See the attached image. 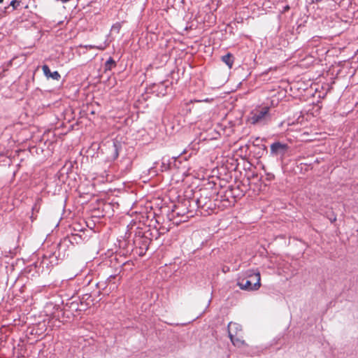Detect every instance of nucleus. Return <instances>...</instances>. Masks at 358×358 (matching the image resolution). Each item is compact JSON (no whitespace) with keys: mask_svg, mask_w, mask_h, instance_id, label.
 I'll list each match as a JSON object with an SVG mask.
<instances>
[{"mask_svg":"<svg viewBox=\"0 0 358 358\" xmlns=\"http://www.w3.org/2000/svg\"><path fill=\"white\" fill-rule=\"evenodd\" d=\"M3 0H0V3L3 2Z\"/></svg>","mask_w":358,"mask_h":358,"instance_id":"obj_19","label":"nucleus"},{"mask_svg":"<svg viewBox=\"0 0 358 358\" xmlns=\"http://www.w3.org/2000/svg\"><path fill=\"white\" fill-rule=\"evenodd\" d=\"M175 208H176V210H173V213H175L178 216H180V215L183 216L185 214V210L176 211L177 210L179 209V206H176Z\"/></svg>","mask_w":358,"mask_h":358,"instance_id":"obj_13","label":"nucleus"},{"mask_svg":"<svg viewBox=\"0 0 358 358\" xmlns=\"http://www.w3.org/2000/svg\"><path fill=\"white\" fill-rule=\"evenodd\" d=\"M324 91H321V90H319V91H315V94H313V96H315L316 94H318V96H319V97H320L322 94L323 95L324 94Z\"/></svg>","mask_w":358,"mask_h":358,"instance_id":"obj_15","label":"nucleus"},{"mask_svg":"<svg viewBox=\"0 0 358 358\" xmlns=\"http://www.w3.org/2000/svg\"><path fill=\"white\" fill-rule=\"evenodd\" d=\"M63 3H67L69 2L70 0H61Z\"/></svg>","mask_w":358,"mask_h":358,"instance_id":"obj_18","label":"nucleus"},{"mask_svg":"<svg viewBox=\"0 0 358 358\" xmlns=\"http://www.w3.org/2000/svg\"><path fill=\"white\" fill-rule=\"evenodd\" d=\"M42 70H43V72L45 75V76L47 78H50V76L51 74V71L48 67V65L45 64L42 66Z\"/></svg>","mask_w":358,"mask_h":358,"instance_id":"obj_10","label":"nucleus"},{"mask_svg":"<svg viewBox=\"0 0 358 358\" xmlns=\"http://www.w3.org/2000/svg\"><path fill=\"white\" fill-rule=\"evenodd\" d=\"M195 205L198 208H204L206 207L207 208H210V200L207 195L203 196L201 195L196 200L194 201Z\"/></svg>","mask_w":358,"mask_h":358,"instance_id":"obj_5","label":"nucleus"},{"mask_svg":"<svg viewBox=\"0 0 358 358\" xmlns=\"http://www.w3.org/2000/svg\"><path fill=\"white\" fill-rule=\"evenodd\" d=\"M271 118L270 108L266 106H257L250 114L248 121L252 124H264Z\"/></svg>","mask_w":358,"mask_h":358,"instance_id":"obj_2","label":"nucleus"},{"mask_svg":"<svg viewBox=\"0 0 358 358\" xmlns=\"http://www.w3.org/2000/svg\"><path fill=\"white\" fill-rule=\"evenodd\" d=\"M115 66H116V62L112 57H110L105 63V70L106 71H110L112 69L115 68Z\"/></svg>","mask_w":358,"mask_h":358,"instance_id":"obj_9","label":"nucleus"},{"mask_svg":"<svg viewBox=\"0 0 358 358\" xmlns=\"http://www.w3.org/2000/svg\"><path fill=\"white\" fill-rule=\"evenodd\" d=\"M261 277L259 272L249 270L245 272L237 280V285L243 290L255 291L261 286Z\"/></svg>","mask_w":358,"mask_h":358,"instance_id":"obj_1","label":"nucleus"},{"mask_svg":"<svg viewBox=\"0 0 358 358\" xmlns=\"http://www.w3.org/2000/svg\"><path fill=\"white\" fill-rule=\"evenodd\" d=\"M336 217H334V218H330L331 222H334V221H336Z\"/></svg>","mask_w":358,"mask_h":358,"instance_id":"obj_17","label":"nucleus"},{"mask_svg":"<svg viewBox=\"0 0 358 358\" xmlns=\"http://www.w3.org/2000/svg\"><path fill=\"white\" fill-rule=\"evenodd\" d=\"M121 145L117 141H113L109 143L108 148L111 151V154L109 155V158L111 159H115L119 155V148Z\"/></svg>","mask_w":358,"mask_h":358,"instance_id":"obj_4","label":"nucleus"},{"mask_svg":"<svg viewBox=\"0 0 358 358\" xmlns=\"http://www.w3.org/2000/svg\"><path fill=\"white\" fill-rule=\"evenodd\" d=\"M242 331L241 326L236 322H229L228 324V334L229 336H238V334Z\"/></svg>","mask_w":358,"mask_h":358,"instance_id":"obj_6","label":"nucleus"},{"mask_svg":"<svg viewBox=\"0 0 358 358\" xmlns=\"http://www.w3.org/2000/svg\"><path fill=\"white\" fill-rule=\"evenodd\" d=\"M221 59L224 63H225L227 65V66L229 69L232 68L234 62V57L232 54L229 52L227 55H223L221 57Z\"/></svg>","mask_w":358,"mask_h":358,"instance_id":"obj_7","label":"nucleus"},{"mask_svg":"<svg viewBox=\"0 0 358 358\" xmlns=\"http://www.w3.org/2000/svg\"><path fill=\"white\" fill-rule=\"evenodd\" d=\"M20 4V1L13 0L10 2V6H13V9H16Z\"/></svg>","mask_w":358,"mask_h":358,"instance_id":"obj_14","label":"nucleus"},{"mask_svg":"<svg viewBox=\"0 0 358 358\" xmlns=\"http://www.w3.org/2000/svg\"><path fill=\"white\" fill-rule=\"evenodd\" d=\"M50 78H52L55 80H59L61 78V76L58 71H54V72H51Z\"/></svg>","mask_w":358,"mask_h":358,"instance_id":"obj_11","label":"nucleus"},{"mask_svg":"<svg viewBox=\"0 0 358 358\" xmlns=\"http://www.w3.org/2000/svg\"><path fill=\"white\" fill-rule=\"evenodd\" d=\"M86 48H89V49H98V50H105V48H106V45H99V46H96V45H86L85 46Z\"/></svg>","mask_w":358,"mask_h":358,"instance_id":"obj_12","label":"nucleus"},{"mask_svg":"<svg viewBox=\"0 0 358 358\" xmlns=\"http://www.w3.org/2000/svg\"><path fill=\"white\" fill-rule=\"evenodd\" d=\"M288 146L287 144L275 142L271 145V152L272 155H284L287 150Z\"/></svg>","mask_w":358,"mask_h":358,"instance_id":"obj_3","label":"nucleus"},{"mask_svg":"<svg viewBox=\"0 0 358 358\" xmlns=\"http://www.w3.org/2000/svg\"><path fill=\"white\" fill-rule=\"evenodd\" d=\"M231 343L237 347H241V345L245 344V341L241 339V337L238 336H232L231 337H229Z\"/></svg>","mask_w":358,"mask_h":358,"instance_id":"obj_8","label":"nucleus"},{"mask_svg":"<svg viewBox=\"0 0 358 358\" xmlns=\"http://www.w3.org/2000/svg\"><path fill=\"white\" fill-rule=\"evenodd\" d=\"M211 100H213V99H208V98H207V99H203V100H195V101H198V102H200V101H206V102H208V101H211Z\"/></svg>","mask_w":358,"mask_h":358,"instance_id":"obj_16","label":"nucleus"}]
</instances>
